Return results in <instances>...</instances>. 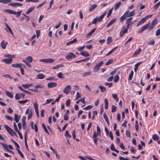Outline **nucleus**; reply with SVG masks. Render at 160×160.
I'll use <instances>...</instances> for the list:
<instances>
[{"label": "nucleus", "instance_id": "29", "mask_svg": "<svg viewBox=\"0 0 160 160\" xmlns=\"http://www.w3.org/2000/svg\"><path fill=\"white\" fill-rule=\"evenodd\" d=\"M57 76L60 78H65V76L62 72L58 73L57 75Z\"/></svg>", "mask_w": 160, "mask_h": 160}, {"label": "nucleus", "instance_id": "39", "mask_svg": "<svg viewBox=\"0 0 160 160\" xmlns=\"http://www.w3.org/2000/svg\"><path fill=\"white\" fill-rule=\"evenodd\" d=\"M29 101V100L28 99H25L22 101H18V103L20 104H24Z\"/></svg>", "mask_w": 160, "mask_h": 160}, {"label": "nucleus", "instance_id": "55", "mask_svg": "<svg viewBox=\"0 0 160 160\" xmlns=\"http://www.w3.org/2000/svg\"><path fill=\"white\" fill-rule=\"evenodd\" d=\"M81 97V95L80 93L78 92H77L76 93V98L75 99H77L78 98Z\"/></svg>", "mask_w": 160, "mask_h": 160}, {"label": "nucleus", "instance_id": "14", "mask_svg": "<svg viewBox=\"0 0 160 160\" xmlns=\"http://www.w3.org/2000/svg\"><path fill=\"white\" fill-rule=\"evenodd\" d=\"M45 77V75L42 73L39 74L37 75V78L39 79H43Z\"/></svg>", "mask_w": 160, "mask_h": 160}, {"label": "nucleus", "instance_id": "51", "mask_svg": "<svg viewBox=\"0 0 160 160\" xmlns=\"http://www.w3.org/2000/svg\"><path fill=\"white\" fill-rule=\"evenodd\" d=\"M160 5V1L156 3L154 6V9L156 10Z\"/></svg>", "mask_w": 160, "mask_h": 160}, {"label": "nucleus", "instance_id": "4", "mask_svg": "<svg viewBox=\"0 0 160 160\" xmlns=\"http://www.w3.org/2000/svg\"><path fill=\"white\" fill-rule=\"evenodd\" d=\"M40 62L48 63H51L54 62V60L52 58H47L44 59H41L40 60Z\"/></svg>", "mask_w": 160, "mask_h": 160}, {"label": "nucleus", "instance_id": "46", "mask_svg": "<svg viewBox=\"0 0 160 160\" xmlns=\"http://www.w3.org/2000/svg\"><path fill=\"white\" fill-rule=\"evenodd\" d=\"M12 0H2V3L4 4L9 3L11 2Z\"/></svg>", "mask_w": 160, "mask_h": 160}, {"label": "nucleus", "instance_id": "16", "mask_svg": "<svg viewBox=\"0 0 160 160\" xmlns=\"http://www.w3.org/2000/svg\"><path fill=\"white\" fill-rule=\"evenodd\" d=\"M145 18H142L137 23V26L138 27L140 25L143 24L145 22Z\"/></svg>", "mask_w": 160, "mask_h": 160}, {"label": "nucleus", "instance_id": "23", "mask_svg": "<svg viewBox=\"0 0 160 160\" xmlns=\"http://www.w3.org/2000/svg\"><path fill=\"white\" fill-rule=\"evenodd\" d=\"M121 4V2H119L118 3H116L114 5V9L115 10H116L117 9H118L119 7H120Z\"/></svg>", "mask_w": 160, "mask_h": 160}, {"label": "nucleus", "instance_id": "54", "mask_svg": "<svg viewBox=\"0 0 160 160\" xmlns=\"http://www.w3.org/2000/svg\"><path fill=\"white\" fill-rule=\"evenodd\" d=\"M71 101L69 99L67 100L66 102V105L67 107H68L70 106V104Z\"/></svg>", "mask_w": 160, "mask_h": 160}, {"label": "nucleus", "instance_id": "6", "mask_svg": "<svg viewBox=\"0 0 160 160\" xmlns=\"http://www.w3.org/2000/svg\"><path fill=\"white\" fill-rule=\"evenodd\" d=\"M76 57V56L72 52H69L65 56V58L67 59L74 58Z\"/></svg>", "mask_w": 160, "mask_h": 160}, {"label": "nucleus", "instance_id": "44", "mask_svg": "<svg viewBox=\"0 0 160 160\" xmlns=\"http://www.w3.org/2000/svg\"><path fill=\"white\" fill-rule=\"evenodd\" d=\"M99 88L100 89L102 92H104L106 90V88L103 86H100Z\"/></svg>", "mask_w": 160, "mask_h": 160}, {"label": "nucleus", "instance_id": "30", "mask_svg": "<svg viewBox=\"0 0 160 160\" xmlns=\"http://www.w3.org/2000/svg\"><path fill=\"white\" fill-rule=\"evenodd\" d=\"M0 144L2 145L4 148L7 151L8 149V146L6 143L3 142H0Z\"/></svg>", "mask_w": 160, "mask_h": 160}, {"label": "nucleus", "instance_id": "19", "mask_svg": "<svg viewBox=\"0 0 160 160\" xmlns=\"http://www.w3.org/2000/svg\"><path fill=\"white\" fill-rule=\"evenodd\" d=\"M106 12H104L102 15H101L98 18V22H101L103 19L104 17L105 16L106 14Z\"/></svg>", "mask_w": 160, "mask_h": 160}, {"label": "nucleus", "instance_id": "15", "mask_svg": "<svg viewBox=\"0 0 160 160\" xmlns=\"http://www.w3.org/2000/svg\"><path fill=\"white\" fill-rule=\"evenodd\" d=\"M32 85L33 84L32 83L25 84H22V86L25 89H27Z\"/></svg>", "mask_w": 160, "mask_h": 160}, {"label": "nucleus", "instance_id": "41", "mask_svg": "<svg viewBox=\"0 0 160 160\" xmlns=\"http://www.w3.org/2000/svg\"><path fill=\"white\" fill-rule=\"evenodd\" d=\"M16 149L17 150V151H18V153L19 154L21 157L22 158H23L24 157V155L22 154V153L20 151L19 149H18L17 148H16Z\"/></svg>", "mask_w": 160, "mask_h": 160}, {"label": "nucleus", "instance_id": "20", "mask_svg": "<svg viewBox=\"0 0 160 160\" xmlns=\"http://www.w3.org/2000/svg\"><path fill=\"white\" fill-rule=\"evenodd\" d=\"M35 7L34 6H32L28 10H27L26 12L27 14H29L34 9Z\"/></svg>", "mask_w": 160, "mask_h": 160}, {"label": "nucleus", "instance_id": "22", "mask_svg": "<svg viewBox=\"0 0 160 160\" xmlns=\"http://www.w3.org/2000/svg\"><path fill=\"white\" fill-rule=\"evenodd\" d=\"M97 7V5L96 4H93L89 8L88 10L89 11H92L93 10Z\"/></svg>", "mask_w": 160, "mask_h": 160}, {"label": "nucleus", "instance_id": "57", "mask_svg": "<svg viewBox=\"0 0 160 160\" xmlns=\"http://www.w3.org/2000/svg\"><path fill=\"white\" fill-rule=\"evenodd\" d=\"M13 125L14 128V130L15 131H16V132H18V131H19L17 127V125L15 122H14L13 123Z\"/></svg>", "mask_w": 160, "mask_h": 160}, {"label": "nucleus", "instance_id": "13", "mask_svg": "<svg viewBox=\"0 0 160 160\" xmlns=\"http://www.w3.org/2000/svg\"><path fill=\"white\" fill-rule=\"evenodd\" d=\"M80 54L83 56L87 57L90 56V54L88 52L86 51H83L80 53Z\"/></svg>", "mask_w": 160, "mask_h": 160}, {"label": "nucleus", "instance_id": "31", "mask_svg": "<svg viewBox=\"0 0 160 160\" xmlns=\"http://www.w3.org/2000/svg\"><path fill=\"white\" fill-rule=\"evenodd\" d=\"M6 94L7 96L11 98H12L13 97V95L10 92L6 91Z\"/></svg>", "mask_w": 160, "mask_h": 160}, {"label": "nucleus", "instance_id": "58", "mask_svg": "<svg viewBox=\"0 0 160 160\" xmlns=\"http://www.w3.org/2000/svg\"><path fill=\"white\" fill-rule=\"evenodd\" d=\"M69 118V116L66 114H65L64 116V119L65 120H68Z\"/></svg>", "mask_w": 160, "mask_h": 160}, {"label": "nucleus", "instance_id": "10", "mask_svg": "<svg viewBox=\"0 0 160 160\" xmlns=\"http://www.w3.org/2000/svg\"><path fill=\"white\" fill-rule=\"evenodd\" d=\"M57 84L55 82H49L48 84V88H53L57 86Z\"/></svg>", "mask_w": 160, "mask_h": 160}, {"label": "nucleus", "instance_id": "18", "mask_svg": "<svg viewBox=\"0 0 160 160\" xmlns=\"http://www.w3.org/2000/svg\"><path fill=\"white\" fill-rule=\"evenodd\" d=\"M96 29V28H94L90 31L87 34V37H89L92 35V34L95 32Z\"/></svg>", "mask_w": 160, "mask_h": 160}, {"label": "nucleus", "instance_id": "3", "mask_svg": "<svg viewBox=\"0 0 160 160\" xmlns=\"http://www.w3.org/2000/svg\"><path fill=\"white\" fill-rule=\"evenodd\" d=\"M158 22V20L157 19L155 18L153 20L150 25L149 26V30H151L153 29L154 27L156 25Z\"/></svg>", "mask_w": 160, "mask_h": 160}, {"label": "nucleus", "instance_id": "56", "mask_svg": "<svg viewBox=\"0 0 160 160\" xmlns=\"http://www.w3.org/2000/svg\"><path fill=\"white\" fill-rule=\"evenodd\" d=\"M34 107L35 110L38 109V103L37 102H35L34 103Z\"/></svg>", "mask_w": 160, "mask_h": 160}, {"label": "nucleus", "instance_id": "12", "mask_svg": "<svg viewBox=\"0 0 160 160\" xmlns=\"http://www.w3.org/2000/svg\"><path fill=\"white\" fill-rule=\"evenodd\" d=\"M128 32L127 28H124L120 32V36L121 37H122L124 34Z\"/></svg>", "mask_w": 160, "mask_h": 160}, {"label": "nucleus", "instance_id": "38", "mask_svg": "<svg viewBox=\"0 0 160 160\" xmlns=\"http://www.w3.org/2000/svg\"><path fill=\"white\" fill-rule=\"evenodd\" d=\"M65 136L66 138H71V136L69 134V132L68 131H66L65 132Z\"/></svg>", "mask_w": 160, "mask_h": 160}, {"label": "nucleus", "instance_id": "1", "mask_svg": "<svg viewBox=\"0 0 160 160\" xmlns=\"http://www.w3.org/2000/svg\"><path fill=\"white\" fill-rule=\"evenodd\" d=\"M4 126L5 128L10 134H11L12 136H14L13 134H14L15 136L18 137V135L16 134L15 132H14L13 130L9 126L6 124H5Z\"/></svg>", "mask_w": 160, "mask_h": 160}, {"label": "nucleus", "instance_id": "35", "mask_svg": "<svg viewBox=\"0 0 160 160\" xmlns=\"http://www.w3.org/2000/svg\"><path fill=\"white\" fill-rule=\"evenodd\" d=\"M119 77L118 75H116L115 76L114 78V81L115 82H117L119 80Z\"/></svg>", "mask_w": 160, "mask_h": 160}, {"label": "nucleus", "instance_id": "8", "mask_svg": "<svg viewBox=\"0 0 160 160\" xmlns=\"http://www.w3.org/2000/svg\"><path fill=\"white\" fill-rule=\"evenodd\" d=\"M13 61L12 58L9 59H4L2 60V62H4L7 64H10L12 63Z\"/></svg>", "mask_w": 160, "mask_h": 160}, {"label": "nucleus", "instance_id": "5", "mask_svg": "<svg viewBox=\"0 0 160 160\" xmlns=\"http://www.w3.org/2000/svg\"><path fill=\"white\" fill-rule=\"evenodd\" d=\"M135 14V11H132L129 12V11L128 10L124 13V15L126 16V17H129L133 16Z\"/></svg>", "mask_w": 160, "mask_h": 160}, {"label": "nucleus", "instance_id": "36", "mask_svg": "<svg viewBox=\"0 0 160 160\" xmlns=\"http://www.w3.org/2000/svg\"><path fill=\"white\" fill-rule=\"evenodd\" d=\"M112 97L115 99V101L118 102V98L116 94L114 93L112 95Z\"/></svg>", "mask_w": 160, "mask_h": 160}, {"label": "nucleus", "instance_id": "40", "mask_svg": "<svg viewBox=\"0 0 160 160\" xmlns=\"http://www.w3.org/2000/svg\"><path fill=\"white\" fill-rule=\"evenodd\" d=\"M27 61H28L29 63H31L33 61L32 58L31 56H28L26 58Z\"/></svg>", "mask_w": 160, "mask_h": 160}, {"label": "nucleus", "instance_id": "45", "mask_svg": "<svg viewBox=\"0 0 160 160\" xmlns=\"http://www.w3.org/2000/svg\"><path fill=\"white\" fill-rule=\"evenodd\" d=\"M63 66V65H61V64H58L57 66H55L54 67H53L52 68L54 69H58L59 68H60L61 67H62Z\"/></svg>", "mask_w": 160, "mask_h": 160}, {"label": "nucleus", "instance_id": "61", "mask_svg": "<svg viewBox=\"0 0 160 160\" xmlns=\"http://www.w3.org/2000/svg\"><path fill=\"white\" fill-rule=\"evenodd\" d=\"M6 117L7 119L11 121H12L13 119V118L12 117H11L9 116H6Z\"/></svg>", "mask_w": 160, "mask_h": 160}, {"label": "nucleus", "instance_id": "11", "mask_svg": "<svg viewBox=\"0 0 160 160\" xmlns=\"http://www.w3.org/2000/svg\"><path fill=\"white\" fill-rule=\"evenodd\" d=\"M8 44V42H5L4 40L2 41L1 43V46L3 49H5Z\"/></svg>", "mask_w": 160, "mask_h": 160}, {"label": "nucleus", "instance_id": "7", "mask_svg": "<svg viewBox=\"0 0 160 160\" xmlns=\"http://www.w3.org/2000/svg\"><path fill=\"white\" fill-rule=\"evenodd\" d=\"M71 86L70 85H67L64 89V90H63V92L64 93L66 94H68L69 93L70 91L71 90Z\"/></svg>", "mask_w": 160, "mask_h": 160}, {"label": "nucleus", "instance_id": "62", "mask_svg": "<svg viewBox=\"0 0 160 160\" xmlns=\"http://www.w3.org/2000/svg\"><path fill=\"white\" fill-rule=\"evenodd\" d=\"M9 5L14 7L17 6V2H12L10 3Z\"/></svg>", "mask_w": 160, "mask_h": 160}, {"label": "nucleus", "instance_id": "25", "mask_svg": "<svg viewBox=\"0 0 160 160\" xmlns=\"http://www.w3.org/2000/svg\"><path fill=\"white\" fill-rule=\"evenodd\" d=\"M20 116H18V115L15 114L14 115V120L17 122H18L19 119H20Z\"/></svg>", "mask_w": 160, "mask_h": 160}, {"label": "nucleus", "instance_id": "43", "mask_svg": "<svg viewBox=\"0 0 160 160\" xmlns=\"http://www.w3.org/2000/svg\"><path fill=\"white\" fill-rule=\"evenodd\" d=\"M4 57L5 58L11 57L12 58H14L15 57V55H11L9 54H5L4 55Z\"/></svg>", "mask_w": 160, "mask_h": 160}, {"label": "nucleus", "instance_id": "37", "mask_svg": "<svg viewBox=\"0 0 160 160\" xmlns=\"http://www.w3.org/2000/svg\"><path fill=\"white\" fill-rule=\"evenodd\" d=\"M93 106H92V105H89L88 106L85 107L84 108H83V109L85 110H88L91 109L92 108H93Z\"/></svg>", "mask_w": 160, "mask_h": 160}, {"label": "nucleus", "instance_id": "26", "mask_svg": "<svg viewBox=\"0 0 160 160\" xmlns=\"http://www.w3.org/2000/svg\"><path fill=\"white\" fill-rule=\"evenodd\" d=\"M22 98L21 93H17L15 95V98L16 100H19Z\"/></svg>", "mask_w": 160, "mask_h": 160}, {"label": "nucleus", "instance_id": "53", "mask_svg": "<svg viewBox=\"0 0 160 160\" xmlns=\"http://www.w3.org/2000/svg\"><path fill=\"white\" fill-rule=\"evenodd\" d=\"M98 22L97 18H94L92 22V23L93 24H96L97 22Z\"/></svg>", "mask_w": 160, "mask_h": 160}, {"label": "nucleus", "instance_id": "48", "mask_svg": "<svg viewBox=\"0 0 160 160\" xmlns=\"http://www.w3.org/2000/svg\"><path fill=\"white\" fill-rule=\"evenodd\" d=\"M53 100V99H47L46 100V101L45 102V103L44 104H43V105L47 104L48 103H50Z\"/></svg>", "mask_w": 160, "mask_h": 160}, {"label": "nucleus", "instance_id": "17", "mask_svg": "<svg viewBox=\"0 0 160 160\" xmlns=\"http://www.w3.org/2000/svg\"><path fill=\"white\" fill-rule=\"evenodd\" d=\"M142 51V49L140 48L136 51L133 53L134 57L138 55Z\"/></svg>", "mask_w": 160, "mask_h": 160}, {"label": "nucleus", "instance_id": "28", "mask_svg": "<svg viewBox=\"0 0 160 160\" xmlns=\"http://www.w3.org/2000/svg\"><path fill=\"white\" fill-rule=\"evenodd\" d=\"M149 26V23H148V24L145 25L143 27H142L141 28L142 29L143 32L147 28H148Z\"/></svg>", "mask_w": 160, "mask_h": 160}, {"label": "nucleus", "instance_id": "63", "mask_svg": "<svg viewBox=\"0 0 160 160\" xmlns=\"http://www.w3.org/2000/svg\"><path fill=\"white\" fill-rule=\"evenodd\" d=\"M160 35V29H158L156 32L155 35L158 36Z\"/></svg>", "mask_w": 160, "mask_h": 160}, {"label": "nucleus", "instance_id": "32", "mask_svg": "<svg viewBox=\"0 0 160 160\" xmlns=\"http://www.w3.org/2000/svg\"><path fill=\"white\" fill-rule=\"evenodd\" d=\"M91 73L92 72L91 71L85 72L82 74V76L83 77H85L88 75H89L91 74Z\"/></svg>", "mask_w": 160, "mask_h": 160}, {"label": "nucleus", "instance_id": "52", "mask_svg": "<svg viewBox=\"0 0 160 160\" xmlns=\"http://www.w3.org/2000/svg\"><path fill=\"white\" fill-rule=\"evenodd\" d=\"M126 134L128 137L129 138H130L131 137V134H130V131L128 130H127L126 131Z\"/></svg>", "mask_w": 160, "mask_h": 160}, {"label": "nucleus", "instance_id": "9", "mask_svg": "<svg viewBox=\"0 0 160 160\" xmlns=\"http://www.w3.org/2000/svg\"><path fill=\"white\" fill-rule=\"evenodd\" d=\"M22 65L23 67L26 68L25 65L21 63L12 64V66L13 68H18L21 67Z\"/></svg>", "mask_w": 160, "mask_h": 160}, {"label": "nucleus", "instance_id": "49", "mask_svg": "<svg viewBox=\"0 0 160 160\" xmlns=\"http://www.w3.org/2000/svg\"><path fill=\"white\" fill-rule=\"evenodd\" d=\"M133 18H128L126 20V23L130 24L131 21L132 20Z\"/></svg>", "mask_w": 160, "mask_h": 160}, {"label": "nucleus", "instance_id": "47", "mask_svg": "<svg viewBox=\"0 0 160 160\" xmlns=\"http://www.w3.org/2000/svg\"><path fill=\"white\" fill-rule=\"evenodd\" d=\"M117 110V107L113 105L112 107V112H114Z\"/></svg>", "mask_w": 160, "mask_h": 160}, {"label": "nucleus", "instance_id": "34", "mask_svg": "<svg viewBox=\"0 0 160 160\" xmlns=\"http://www.w3.org/2000/svg\"><path fill=\"white\" fill-rule=\"evenodd\" d=\"M103 117H104V118L105 119V120L106 121V122L107 123L108 125H109V120L108 119V118L106 114L104 113Z\"/></svg>", "mask_w": 160, "mask_h": 160}, {"label": "nucleus", "instance_id": "24", "mask_svg": "<svg viewBox=\"0 0 160 160\" xmlns=\"http://www.w3.org/2000/svg\"><path fill=\"white\" fill-rule=\"evenodd\" d=\"M152 138L154 140H158L159 139V137L157 134H154L152 136Z\"/></svg>", "mask_w": 160, "mask_h": 160}, {"label": "nucleus", "instance_id": "21", "mask_svg": "<svg viewBox=\"0 0 160 160\" xmlns=\"http://www.w3.org/2000/svg\"><path fill=\"white\" fill-rule=\"evenodd\" d=\"M77 39L76 38H75L73 40L71 41L68 42H67V45H71V44H72L77 42Z\"/></svg>", "mask_w": 160, "mask_h": 160}, {"label": "nucleus", "instance_id": "33", "mask_svg": "<svg viewBox=\"0 0 160 160\" xmlns=\"http://www.w3.org/2000/svg\"><path fill=\"white\" fill-rule=\"evenodd\" d=\"M42 127L43 128L44 131L48 134H49V132L48 131L47 129V128L45 126V125L43 123H42Z\"/></svg>", "mask_w": 160, "mask_h": 160}, {"label": "nucleus", "instance_id": "42", "mask_svg": "<svg viewBox=\"0 0 160 160\" xmlns=\"http://www.w3.org/2000/svg\"><path fill=\"white\" fill-rule=\"evenodd\" d=\"M104 102L105 104V108L106 109L108 108V101L107 99H105L104 100Z\"/></svg>", "mask_w": 160, "mask_h": 160}, {"label": "nucleus", "instance_id": "60", "mask_svg": "<svg viewBox=\"0 0 160 160\" xmlns=\"http://www.w3.org/2000/svg\"><path fill=\"white\" fill-rule=\"evenodd\" d=\"M36 33L37 34V37L38 38L40 35V31L39 30H37L36 31Z\"/></svg>", "mask_w": 160, "mask_h": 160}, {"label": "nucleus", "instance_id": "64", "mask_svg": "<svg viewBox=\"0 0 160 160\" xmlns=\"http://www.w3.org/2000/svg\"><path fill=\"white\" fill-rule=\"evenodd\" d=\"M120 160H129V159L128 158H124L122 157H119Z\"/></svg>", "mask_w": 160, "mask_h": 160}, {"label": "nucleus", "instance_id": "2", "mask_svg": "<svg viewBox=\"0 0 160 160\" xmlns=\"http://www.w3.org/2000/svg\"><path fill=\"white\" fill-rule=\"evenodd\" d=\"M103 63V61H101L97 64L93 68V72H98L99 69L100 68Z\"/></svg>", "mask_w": 160, "mask_h": 160}, {"label": "nucleus", "instance_id": "27", "mask_svg": "<svg viewBox=\"0 0 160 160\" xmlns=\"http://www.w3.org/2000/svg\"><path fill=\"white\" fill-rule=\"evenodd\" d=\"M142 63L141 62H138L135 65V67L134 68V70L135 72H136L137 70V69L139 66V65Z\"/></svg>", "mask_w": 160, "mask_h": 160}, {"label": "nucleus", "instance_id": "50", "mask_svg": "<svg viewBox=\"0 0 160 160\" xmlns=\"http://www.w3.org/2000/svg\"><path fill=\"white\" fill-rule=\"evenodd\" d=\"M98 114V112L97 111H94L93 112V115L92 117V120H94L95 119V115H97Z\"/></svg>", "mask_w": 160, "mask_h": 160}, {"label": "nucleus", "instance_id": "59", "mask_svg": "<svg viewBox=\"0 0 160 160\" xmlns=\"http://www.w3.org/2000/svg\"><path fill=\"white\" fill-rule=\"evenodd\" d=\"M105 131L106 132L107 135L108 136L109 135L110 136V133H109V131L106 127H105Z\"/></svg>", "mask_w": 160, "mask_h": 160}]
</instances>
